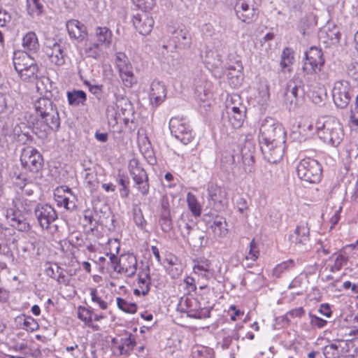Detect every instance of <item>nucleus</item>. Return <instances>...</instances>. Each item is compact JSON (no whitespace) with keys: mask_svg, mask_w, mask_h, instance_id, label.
<instances>
[{"mask_svg":"<svg viewBox=\"0 0 358 358\" xmlns=\"http://www.w3.org/2000/svg\"><path fill=\"white\" fill-rule=\"evenodd\" d=\"M305 315V310L302 307L296 308L290 310L286 314L289 318L301 317Z\"/></svg>","mask_w":358,"mask_h":358,"instance_id":"obj_60","label":"nucleus"},{"mask_svg":"<svg viewBox=\"0 0 358 358\" xmlns=\"http://www.w3.org/2000/svg\"><path fill=\"white\" fill-rule=\"evenodd\" d=\"M187 203L188 208L192 214L195 217H199L202 212V206L194 194L191 192L187 193Z\"/></svg>","mask_w":358,"mask_h":358,"instance_id":"obj_34","label":"nucleus"},{"mask_svg":"<svg viewBox=\"0 0 358 358\" xmlns=\"http://www.w3.org/2000/svg\"><path fill=\"white\" fill-rule=\"evenodd\" d=\"M129 171L137 188L142 194L148 192V176L144 169L140 166L136 158H132L129 162Z\"/></svg>","mask_w":358,"mask_h":358,"instance_id":"obj_9","label":"nucleus"},{"mask_svg":"<svg viewBox=\"0 0 358 358\" xmlns=\"http://www.w3.org/2000/svg\"><path fill=\"white\" fill-rule=\"evenodd\" d=\"M116 181L117 184L121 187V188L120 189V196L123 198L127 197L129 193V181L128 177L124 175L119 174L117 176Z\"/></svg>","mask_w":358,"mask_h":358,"instance_id":"obj_41","label":"nucleus"},{"mask_svg":"<svg viewBox=\"0 0 358 358\" xmlns=\"http://www.w3.org/2000/svg\"><path fill=\"white\" fill-rule=\"evenodd\" d=\"M187 313L189 317L195 319H204L210 317V311L208 308H201L200 303L195 298H187L185 301Z\"/></svg>","mask_w":358,"mask_h":358,"instance_id":"obj_16","label":"nucleus"},{"mask_svg":"<svg viewBox=\"0 0 358 358\" xmlns=\"http://www.w3.org/2000/svg\"><path fill=\"white\" fill-rule=\"evenodd\" d=\"M207 192L208 204L213 208L220 210L227 204V192L224 189L212 184L208 187Z\"/></svg>","mask_w":358,"mask_h":358,"instance_id":"obj_13","label":"nucleus"},{"mask_svg":"<svg viewBox=\"0 0 358 358\" xmlns=\"http://www.w3.org/2000/svg\"><path fill=\"white\" fill-rule=\"evenodd\" d=\"M43 5L41 0H27V10L29 15L38 16L42 13Z\"/></svg>","mask_w":358,"mask_h":358,"instance_id":"obj_37","label":"nucleus"},{"mask_svg":"<svg viewBox=\"0 0 358 358\" xmlns=\"http://www.w3.org/2000/svg\"><path fill=\"white\" fill-rule=\"evenodd\" d=\"M171 134L184 145L189 143L194 138V132L184 117H174L169 121Z\"/></svg>","mask_w":358,"mask_h":358,"instance_id":"obj_6","label":"nucleus"},{"mask_svg":"<svg viewBox=\"0 0 358 358\" xmlns=\"http://www.w3.org/2000/svg\"><path fill=\"white\" fill-rule=\"evenodd\" d=\"M178 225L179 229L180 230V233L184 238H187L189 235L190 231L192 229V227L185 222L183 219V217L178 220Z\"/></svg>","mask_w":358,"mask_h":358,"instance_id":"obj_52","label":"nucleus"},{"mask_svg":"<svg viewBox=\"0 0 358 358\" xmlns=\"http://www.w3.org/2000/svg\"><path fill=\"white\" fill-rule=\"evenodd\" d=\"M45 52L56 65L60 66L64 63V53L60 44L53 42L52 45H46Z\"/></svg>","mask_w":358,"mask_h":358,"instance_id":"obj_22","label":"nucleus"},{"mask_svg":"<svg viewBox=\"0 0 358 358\" xmlns=\"http://www.w3.org/2000/svg\"><path fill=\"white\" fill-rule=\"evenodd\" d=\"M10 19V15L7 11L0 9V27H3Z\"/></svg>","mask_w":358,"mask_h":358,"instance_id":"obj_61","label":"nucleus"},{"mask_svg":"<svg viewBox=\"0 0 358 358\" xmlns=\"http://www.w3.org/2000/svg\"><path fill=\"white\" fill-rule=\"evenodd\" d=\"M134 221L138 227H143L145 220L139 208L134 209Z\"/></svg>","mask_w":358,"mask_h":358,"instance_id":"obj_59","label":"nucleus"},{"mask_svg":"<svg viewBox=\"0 0 358 358\" xmlns=\"http://www.w3.org/2000/svg\"><path fill=\"white\" fill-rule=\"evenodd\" d=\"M35 216L43 229H48L50 224L57 218L55 209L49 204H38L34 210Z\"/></svg>","mask_w":358,"mask_h":358,"instance_id":"obj_12","label":"nucleus"},{"mask_svg":"<svg viewBox=\"0 0 358 358\" xmlns=\"http://www.w3.org/2000/svg\"><path fill=\"white\" fill-rule=\"evenodd\" d=\"M122 344L118 346L120 354L126 353L127 351L131 350L134 345V342L131 339L130 336L122 338Z\"/></svg>","mask_w":358,"mask_h":358,"instance_id":"obj_53","label":"nucleus"},{"mask_svg":"<svg viewBox=\"0 0 358 358\" xmlns=\"http://www.w3.org/2000/svg\"><path fill=\"white\" fill-rule=\"evenodd\" d=\"M222 45L219 43L212 47L206 46L204 52H201V57L203 62L209 70L212 71L222 66Z\"/></svg>","mask_w":358,"mask_h":358,"instance_id":"obj_8","label":"nucleus"},{"mask_svg":"<svg viewBox=\"0 0 358 358\" xmlns=\"http://www.w3.org/2000/svg\"><path fill=\"white\" fill-rule=\"evenodd\" d=\"M294 52L291 48H285L281 55L280 66L282 69H285L294 62Z\"/></svg>","mask_w":358,"mask_h":358,"instance_id":"obj_39","label":"nucleus"},{"mask_svg":"<svg viewBox=\"0 0 358 358\" xmlns=\"http://www.w3.org/2000/svg\"><path fill=\"white\" fill-rule=\"evenodd\" d=\"M100 46L101 45L96 42L90 43L88 45H86L85 48V53L89 57L97 58L101 54Z\"/></svg>","mask_w":358,"mask_h":358,"instance_id":"obj_46","label":"nucleus"},{"mask_svg":"<svg viewBox=\"0 0 358 358\" xmlns=\"http://www.w3.org/2000/svg\"><path fill=\"white\" fill-rule=\"evenodd\" d=\"M294 266V262L292 260H288L283 262L281 264H278L273 269V274L277 277H279L285 270L288 269Z\"/></svg>","mask_w":358,"mask_h":358,"instance_id":"obj_49","label":"nucleus"},{"mask_svg":"<svg viewBox=\"0 0 358 358\" xmlns=\"http://www.w3.org/2000/svg\"><path fill=\"white\" fill-rule=\"evenodd\" d=\"M30 57L29 54L24 51L15 52L13 60L15 71H22V66L23 67L25 63L30 62Z\"/></svg>","mask_w":358,"mask_h":358,"instance_id":"obj_36","label":"nucleus"},{"mask_svg":"<svg viewBox=\"0 0 358 358\" xmlns=\"http://www.w3.org/2000/svg\"><path fill=\"white\" fill-rule=\"evenodd\" d=\"M83 83L88 87L89 91L95 96H99L102 92L103 85L92 83L89 80H84Z\"/></svg>","mask_w":358,"mask_h":358,"instance_id":"obj_55","label":"nucleus"},{"mask_svg":"<svg viewBox=\"0 0 358 358\" xmlns=\"http://www.w3.org/2000/svg\"><path fill=\"white\" fill-rule=\"evenodd\" d=\"M20 208L25 213L30 212L34 206V202L33 201H31L30 199H26L24 197H22L20 199Z\"/></svg>","mask_w":358,"mask_h":358,"instance_id":"obj_58","label":"nucleus"},{"mask_svg":"<svg viewBox=\"0 0 358 358\" xmlns=\"http://www.w3.org/2000/svg\"><path fill=\"white\" fill-rule=\"evenodd\" d=\"M310 229L305 222H300L296 227L294 233L290 235L289 239L295 245L301 247L306 245L309 241Z\"/></svg>","mask_w":358,"mask_h":358,"instance_id":"obj_17","label":"nucleus"},{"mask_svg":"<svg viewBox=\"0 0 358 358\" xmlns=\"http://www.w3.org/2000/svg\"><path fill=\"white\" fill-rule=\"evenodd\" d=\"M96 43L99 45L109 47L112 42V31L106 27H98L95 29Z\"/></svg>","mask_w":358,"mask_h":358,"instance_id":"obj_27","label":"nucleus"},{"mask_svg":"<svg viewBox=\"0 0 358 358\" xmlns=\"http://www.w3.org/2000/svg\"><path fill=\"white\" fill-rule=\"evenodd\" d=\"M300 91H303L301 86L300 81L297 82L293 78L287 83L285 95L286 99L289 100L291 105L293 103L295 105L296 103L297 97Z\"/></svg>","mask_w":358,"mask_h":358,"instance_id":"obj_25","label":"nucleus"},{"mask_svg":"<svg viewBox=\"0 0 358 358\" xmlns=\"http://www.w3.org/2000/svg\"><path fill=\"white\" fill-rule=\"evenodd\" d=\"M132 22L135 29L142 35L150 34L155 23L152 17H149L145 12L134 15Z\"/></svg>","mask_w":358,"mask_h":358,"instance_id":"obj_14","label":"nucleus"},{"mask_svg":"<svg viewBox=\"0 0 358 358\" xmlns=\"http://www.w3.org/2000/svg\"><path fill=\"white\" fill-rule=\"evenodd\" d=\"M17 327L19 329H24L27 331H34L38 329L37 322L31 316L22 315L15 318Z\"/></svg>","mask_w":358,"mask_h":358,"instance_id":"obj_26","label":"nucleus"},{"mask_svg":"<svg viewBox=\"0 0 358 358\" xmlns=\"http://www.w3.org/2000/svg\"><path fill=\"white\" fill-rule=\"evenodd\" d=\"M194 358H214L210 349L202 348L194 352Z\"/></svg>","mask_w":358,"mask_h":358,"instance_id":"obj_57","label":"nucleus"},{"mask_svg":"<svg viewBox=\"0 0 358 358\" xmlns=\"http://www.w3.org/2000/svg\"><path fill=\"white\" fill-rule=\"evenodd\" d=\"M67 99L69 105L78 106L85 104L87 100V95L83 90H73L67 92Z\"/></svg>","mask_w":358,"mask_h":358,"instance_id":"obj_32","label":"nucleus"},{"mask_svg":"<svg viewBox=\"0 0 358 358\" xmlns=\"http://www.w3.org/2000/svg\"><path fill=\"white\" fill-rule=\"evenodd\" d=\"M318 312L327 317H330L332 314V311L331 310L330 306L328 303H322L320 306Z\"/></svg>","mask_w":358,"mask_h":358,"instance_id":"obj_62","label":"nucleus"},{"mask_svg":"<svg viewBox=\"0 0 358 358\" xmlns=\"http://www.w3.org/2000/svg\"><path fill=\"white\" fill-rule=\"evenodd\" d=\"M324 64V58L320 48L310 47L305 52V59L302 66L303 78L308 85H313L316 81L317 73Z\"/></svg>","mask_w":358,"mask_h":358,"instance_id":"obj_4","label":"nucleus"},{"mask_svg":"<svg viewBox=\"0 0 358 358\" xmlns=\"http://www.w3.org/2000/svg\"><path fill=\"white\" fill-rule=\"evenodd\" d=\"M329 260L334 262L330 266V271L335 273L340 271L341 268L347 264L348 258L341 253H334L329 258Z\"/></svg>","mask_w":358,"mask_h":358,"instance_id":"obj_35","label":"nucleus"},{"mask_svg":"<svg viewBox=\"0 0 358 358\" xmlns=\"http://www.w3.org/2000/svg\"><path fill=\"white\" fill-rule=\"evenodd\" d=\"M66 29L71 38L82 41L87 35L85 25L77 20L66 22Z\"/></svg>","mask_w":358,"mask_h":358,"instance_id":"obj_21","label":"nucleus"},{"mask_svg":"<svg viewBox=\"0 0 358 358\" xmlns=\"http://www.w3.org/2000/svg\"><path fill=\"white\" fill-rule=\"evenodd\" d=\"M243 155V161L245 164L248 165H252L255 160H254V156L250 153L248 155L247 153L244 152V150L242 151Z\"/></svg>","mask_w":358,"mask_h":358,"instance_id":"obj_64","label":"nucleus"},{"mask_svg":"<svg viewBox=\"0 0 358 358\" xmlns=\"http://www.w3.org/2000/svg\"><path fill=\"white\" fill-rule=\"evenodd\" d=\"M115 63L117 69L124 66H129L130 64L127 55L123 52L116 53Z\"/></svg>","mask_w":358,"mask_h":358,"instance_id":"obj_54","label":"nucleus"},{"mask_svg":"<svg viewBox=\"0 0 358 358\" xmlns=\"http://www.w3.org/2000/svg\"><path fill=\"white\" fill-rule=\"evenodd\" d=\"M92 310L88 308H86L83 306H79L78 308V317L85 322V324H87L89 322H92Z\"/></svg>","mask_w":358,"mask_h":358,"instance_id":"obj_45","label":"nucleus"},{"mask_svg":"<svg viewBox=\"0 0 358 358\" xmlns=\"http://www.w3.org/2000/svg\"><path fill=\"white\" fill-rule=\"evenodd\" d=\"M174 34H176V38L178 39V44L175 47L180 46L186 48L190 45V38L189 37L188 32L185 29L180 31H175Z\"/></svg>","mask_w":358,"mask_h":358,"instance_id":"obj_40","label":"nucleus"},{"mask_svg":"<svg viewBox=\"0 0 358 358\" xmlns=\"http://www.w3.org/2000/svg\"><path fill=\"white\" fill-rule=\"evenodd\" d=\"M138 286L143 294H146L149 290L150 278L146 271H143L138 274Z\"/></svg>","mask_w":358,"mask_h":358,"instance_id":"obj_44","label":"nucleus"},{"mask_svg":"<svg viewBox=\"0 0 358 358\" xmlns=\"http://www.w3.org/2000/svg\"><path fill=\"white\" fill-rule=\"evenodd\" d=\"M299 178L309 183H318L322 176L320 164L315 159L307 157L301 159L297 165Z\"/></svg>","mask_w":358,"mask_h":358,"instance_id":"obj_5","label":"nucleus"},{"mask_svg":"<svg viewBox=\"0 0 358 358\" xmlns=\"http://www.w3.org/2000/svg\"><path fill=\"white\" fill-rule=\"evenodd\" d=\"M308 316H309V319H310V324L311 326H313L314 327L321 329V328L324 327L327 324V320H325L321 317H319L312 313H309Z\"/></svg>","mask_w":358,"mask_h":358,"instance_id":"obj_50","label":"nucleus"},{"mask_svg":"<svg viewBox=\"0 0 358 358\" xmlns=\"http://www.w3.org/2000/svg\"><path fill=\"white\" fill-rule=\"evenodd\" d=\"M137 261L134 255L122 256L118 266H114V271L118 273H124L129 277L133 276L136 272Z\"/></svg>","mask_w":358,"mask_h":358,"instance_id":"obj_15","label":"nucleus"},{"mask_svg":"<svg viewBox=\"0 0 358 358\" xmlns=\"http://www.w3.org/2000/svg\"><path fill=\"white\" fill-rule=\"evenodd\" d=\"M117 304L120 310L127 313H134L137 310V306L135 303H129L120 297L117 299Z\"/></svg>","mask_w":358,"mask_h":358,"instance_id":"obj_43","label":"nucleus"},{"mask_svg":"<svg viewBox=\"0 0 358 358\" xmlns=\"http://www.w3.org/2000/svg\"><path fill=\"white\" fill-rule=\"evenodd\" d=\"M211 83L205 79L196 81L194 92L199 99L206 101L210 93Z\"/></svg>","mask_w":358,"mask_h":358,"instance_id":"obj_29","label":"nucleus"},{"mask_svg":"<svg viewBox=\"0 0 358 358\" xmlns=\"http://www.w3.org/2000/svg\"><path fill=\"white\" fill-rule=\"evenodd\" d=\"M259 252L257 248V245L255 242V240H252L250 243V250L248 255L245 257L247 260H251L252 262H255L259 257Z\"/></svg>","mask_w":358,"mask_h":358,"instance_id":"obj_48","label":"nucleus"},{"mask_svg":"<svg viewBox=\"0 0 358 358\" xmlns=\"http://www.w3.org/2000/svg\"><path fill=\"white\" fill-rule=\"evenodd\" d=\"M133 3L139 9L150 10L155 6V0H131Z\"/></svg>","mask_w":358,"mask_h":358,"instance_id":"obj_47","label":"nucleus"},{"mask_svg":"<svg viewBox=\"0 0 358 358\" xmlns=\"http://www.w3.org/2000/svg\"><path fill=\"white\" fill-rule=\"evenodd\" d=\"M351 88L346 80H340L335 83L332 96L336 106L341 108H345L349 104L351 99Z\"/></svg>","mask_w":358,"mask_h":358,"instance_id":"obj_10","label":"nucleus"},{"mask_svg":"<svg viewBox=\"0 0 358 358\" xmlns=\"http://www.w3.org/2000/svg\"><path fill=\"white\" fill-rule=\"evenodd\" d=\"M236 205L238 210L242 213L248 209L247 201L243 198L238 199L236 201Z\"/></svg>","mask_w":358,"mask_h":358,"instance_id":"obj_63","label":"nucleus"},{"mask_svg":"<svg viewBox=\"0 0 358 358\" xmlns=\"http://www.w3.org/2000/svg\"><path fill=\"white\" fill-rule=\"evenodd\" d=\"M22 45L25 50L31 53L36 52L39 48V43L35 32H27L22 38Z\"/></svg>","mask_w":358,"mask_h":358,"instance_id":"obj_28","label":"nucleus"},{"mask_svg":"<svg viewBox=\"0 0 358 358\" xmlns=\"http://www.w3.org/2000/svg\"><path fill=\"white\" fill-rule=\"evenodd\" d=\"M117 70L119 76L125 87H131L134 83H136V80L130 64L129 66H122L121 69H118Z\"/></svg>","mask_w":358,"mask_h":358,"instance_id":"obj_31","label":"nucleus"},{"mask_svg":"<svg viewBox=\"0 0 358 358\" xmlns=\"http://www.w3.org/2000/svg\"><path fill=\"white\" fill-rule=\"evenodd\" d=\"M90 296L92 301L98 303L102 310H106L107 308L108 303L97 296V290L95 288L90 289Z\"/></svg>","mask_w":358,"mask_h":358,"instance_id":"obj_56","label":"nucleus"},{"mask_svg":"<svg viewBox=\"0 0 358 358\" xmlns=\"http://www.w3.org/2000/svg\"><path fill=\"white\" fill-rule=\"evenodd\" d=\"M164 266L173 278H178L182 271V265L178 258L172 253L165 255Z\"/></svg>","mask_w":358,"mask_h":358,"instance_id":"obj_18","label":"nucleus"},{"mask_svg":"<svg viewBox=\"0 0 358 358\" xmlns=\"http://www.w3.org/2000/svg\"><path fill=\"white\" fill-rule=\"evenodd\" d=\"M315 129L318 137L332 146H338L343 138V127L334 117L327 116L319 118L315 124Z\"/></svg>","mask_w":358,"mask_h":358,"instance_id":"obj_3","label":"nucleus"},{"mask_svg":"<svg viewBox=\"0 0 358 358\" xmlns=\"http://www.w3.org/2000/svg\"><path fill=\"white\" fill-rule=\"evenodd\" d=\"M194 272L196 275L205 280L210 279L213 275L211 264L209 260L206 259L194 261Z\"/></svg>","mask_w":358,"mask_h":358,"instance_id":"obj_24","label":"nucleus"},{"mask_svg":"<svg viewBox=\"0 0 358 358\" xmlns=\"http://www.w3.org/2000/svg\"><path fill=\"white\" fill-rule=\"evenodd\" d=\"M251 1L238 0L234 6L236 17L243 22L250 24L257 17V12Z\"/></svg>","mask_w":358,"mask_h":358,"instance_id":"obj_11","label":"nucleus"},{"mask_svg":"<svg viewBox=\"0 0 358 358\" xmlns=\"http://www.w3.org/2000/svg\"><path fill=\"white\" fill-rule=\"evenodd\" d=\"M6 218L11 227L20 231H28L31 228L29 222L19 211L12 209L8 210Z\"/></svg>","mask_w":358,"mask_h":358,"instance_id":"obj_20","label":"nucleus"},{"mask_svg":"<svg viewBox=\"0 0 358 358\" xmlns=\"http://www.w3.org/2000/svg\"><path fill=\"white\" fill-rule=\"evenodd\" d=\"M229 122L234 129L240 128L245 117V108L244 106H227Z\"/></svg>","mask_w":358,"mask_h":358,"instance_id":"obj_19","label":"nucleus"},{"mask_svg":"<svg viewBox=\"0 0 358 358\" xmlns=\"http://www.w3.org/2000/svg\"><path fill=\"white\" fill-rule=\"evenodd\" d=\"M341 343H331L326 345L323 350V354L326 358H337L341 355L340 350Z\"/></svg>","mask_w":358,"mask_h":358,"instance_id":"obj_38","label":"nucleus"},{"mask_svg":"<svg viewBox=\"0 0 358 358\" xmlns=\"http://www.w3.org/2000/svg\"><path fill=\"white\" fill-rule=\"evenodd\" d=\"M259 141L264 158L270 163H277L284 155L286 131L275 119L267 117L260 124Z\"/></svg>","mask_w":358,"mask_h":358,"instance_id":"obj_1","label":"nucleus"},{"mask_svg":"<svg viewBox=\"0 0 358 358\" xmlns=\"http://www.w3.org/2000/svg\"><path fill=\"white\" fill-rule=\"evenodd\" d=\"M20 162L24 169L31 172H37L42 167L43 158L35 148L27 147L22 150Z\"/></svg>","mask_w":358,"mask_h":358,"instance_id":"obj_7","label":"nucleus"},{"mask_svg":"<svg viewBox=\"0 0 358 358\" xmlns=\"http://www.w3.org/2000/svg\"><path fill=\"white\" fill-rule=\"evenodd\" d=\"M22 251L23 252V255H24L25 257H31L35 254H38L34 242L26 243L24 245L22 246Z\"/></svg>","mask_w":358,"mask_h":358,"instance_id":"obj_51","label":"nucleus"},{"mask_svg":"<svg viewBox=\"0 0 358 358\" xmlns=\"http://www.w3.org/2000/svg\"><path fill=\"white\" fill-rule=\"evenodd\" d=\"M66 192L71 194V197L66 195L55 194V201L59 206H63L66 209L73 210L76 208L75 196L71 194L70 189L66 188Z\"/></svg>","mask_w":358,"mask_h":358,"instance_id":"obj_33","label":"nucleus"},{"mask_svg":"<svg viewBox=\"0 0 358 358\" xmlns=\"http://www.w3.org/2000/svg\"><path fill=\"white\" fill-rule=\"evenodd\" d=\"M37 72L38 66L37 64H36L17 73L22 80L24 81H29L35 80L37 78Z\"/></svg>","mask_w":358,"mask_h":358,"instance_id":"obj_42","label":"nucleus"},{"mask_svg":"<svg viewBox=\"0 0 358 358\" xmlns=\"http://www.w3.org/2000/svg\"><path fill=\"white\" fill-rule=\"evenodd\" d=\"M227 224L224 218L217 216L210 227L215 236L222 238L228 234Z\"/></svg>","mask_w":358,"mask_h":358,"instance_id":"obj_30","label":"nucleus"},{"mask_svg":"<svg viewBox=\"0 0 358 358\" xmlns=\"http://www.w3.org/2000/svg\"><path fill=\"white\" fill-rule=\"evenodd\" d=\"M162 213L160 215L161 228L164 231H169L172 229V220L170 213V205L166 197L161 201Z\"/></svg>","mask_w":358,"mask_h":358,"instance_id":"obj_23","label":"nucleus"},{"mask_svg":"<svg viewBox=\"0 0 358 358\" xmlns=\"http://www.w3.org/2000/svg\"><path fill=\"white\" fill-rule=\"evenodd\" d=\"M36 120L33 122V129L40 138H45L51 131H57L60 127V118L56 105L48 98H40L34 103Z\"/></svg>","mask_w":358,"mask_h":358,"instance_id":"obj_2","label":"nucleus"}]
</instances>
